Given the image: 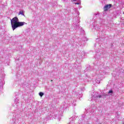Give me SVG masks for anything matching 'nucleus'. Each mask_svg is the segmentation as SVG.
<instances>
[{
	"instance_id": "1",
	"label": "nucleus",
	"mask_w": 124,
	"mask_h": 124,
	"mask_svg": "<svg viewBox=\"0 0 124 124\" xmlns=\"http://www.w3.org/2000/svg\"><path fill=\"white\" fill-rule=\"evenodd\" d=\"M11 24L13 31L16 30L17 28L22 27L24 25L27 24L26 22H19V19H18V17H15L11 20Z\"/></svg>"
},
{
	"instance_id": "2",
	"label": "nucleus",
	"mask_w": 124,
	"mask_h": 124,
	"mask_svg": "<svg viewBox=\"0 0 124 124\" xmlns=\"http://www.w3.org/2000/svg\"><path fill=\"white\" fill-rule=\"evenodd\" d=\"M92 26L93 27V29H94L95 30H99V29L100 28V26H99V25H98L97 24V22H96L93 23L92 24Z\"/></svg>"
},
{
	"instance_id": "3",
	"label": "nucleus",
	"mask_w": 124,
	"mask_h": 124,
	"mask_svg": "<svg viewBox=\"0 0 124 124\" xmlns=\"http://www.w3.org/2000/svg\"><path fill=\"white\" fill-rule=\"evenodd\" d=\"M112 6V5L111 4H107L104 7V11H107L108 9H109V8Z\"/></svg>"
},
{
	"instance_id": "4",
	"label": "nucleus",
	"mask_w": 124,
	"mask_h": 124,
	"mask_svg": "<svg viewBox=\"0 0 124 124\" xmlns=\"http://www.w3.org/2000/svg\"><path fill=\"white\" fill-rule=\"evenodd\" d=\"M92 97L93 98H97V97H98V93L96 92L93 93H92Z\"/></svg>"
},
{
	"instance_id": "5",
	"label": "nucleus",
	"mask_w": 124,
	"mask_h": 124,
	"mask_svg": "<svg viewBox=\"0 0 124 124\" xmlns=\"http://www.w3.org/2000/svg\"><path fill=\"white\" fill-rule=\"evenodd\" d=\"M18 15H22L23 16H25V15L24 14V11H20L18 13Z\"/></svg>"
},
{
	"instance_id": "6",
	"label": "nucleus",
	"mask_w": 124,
	"mask_h": 124,
	"mask_svg": "<svg viewBox=\"0 0 124 124\" xmlns=\"http://www.w3.org/2000/svg\"><path fill=\"white\" fill-rule=\"evenodd\" d=\"M39 94L40 96H41V97H42V96H43V95H44V93H43L42 92H40L39 93Z\"/></svg>"
},
{
	"instance_id": "7",
	"label": "nucleus",
	"mask_w": 124,
	"mask_h": 124,
	"mask_svg": "<svg viewBox=\"0 0 124 124\" xmlns=\"http://www.w3.org/2000/svg\"><path fill=\"white\" fill-rule=\"evenodd\" d=\"M81 58H83V57H84L85 55H86V54L85 53V52L84 51L81 52Z\"/></svg>"
},
{
	"instance_id": "8",
	"label": "nucleus",
	"mask_w": 124,
	"mask_h": 124,
	"mask_svg": "<svg viewBox=\"0 0 124 124\" xmlns=\"http://www.w3.org/2000/svg\"><path fill=\"white\" fill-rule=\"evenodd\" d=\"M74 3L75 4L79 5V4H81V2H74Z\"/></svg>"
},
{
	"instance_id": "9",
	"label": "nucleus",
	"mask_w": 124,
	"mask_h": 124,
	"mask_svg": "<svg viewBox=\"0 0 124 124\" xmlns=\"http://www.w3.org/2000/svg\"><path fill=\"white\" fill-rule=\"evenodd\" d=\"M108 93H113V90H110L109 91H108Z\"/></svg>"
},
{
	"instance_id": "10",
	"label": "nucleus",
	"mask_w": 124,
	"mask_h": 124,
	"mask_svg": "<svg viewBox=\"0 0 124 124\" xmlns=\"http://www.w3.org/2000/svg\"><path fill=\"white\" fill-rule=\"evenodd\" d=\"M69 124H75L74 123V121H70Z\"/></svg>"
},
{
	"instance_id": "11",
	"label": "nucleus",
	"mask_w": 124,
	"mask_h": 124,
	"mask_svg": "<svg viewBox=\"0 0 124 124\" xmlns=\"http://www.w3.org/2000/svg\"><path fill=\"white\" fill-rule=\"evenodd\" d=\"M96 82L97 84H99V83H100V80L96 79Z\"/></svg>"
},
{
	"instance_id": "12",
	"label": "nucleus",
	"mask_w": 124,
	"mask_h": 124,
	"mask_svg": "<svg viewBox=\"0 0 124 124\" xmlns=\"http://www.w3.org/2000/svg\"><path fill=\"white\" fill-rule=\"evenodd\" d=\"M74 11H75V12H77V9L74 8Z\"/></svg>"
},
{
	"instance_id": "13",
	"label": "nucleus",
	"mask_w": 124,
	"mask_h": 124,
	"mask_svg": "<svg viewBox=\"0 0 124 124\" xmlns=\"http://www.w3.org/2000/svg\"><path fill=\"white\" fill-rule=\"evenodd\" d=\"M62 111H63V108H62V110H61V112H60L61 114L62 113Z\"/></svg>"
},
{
	"instance_id": "14",
	"label": "nucleus",
	"mask_w": 124,
	"mask_h": 124,
	"mask_svg": "<svg viewBox=\"0 0 124 124\" xmlns=\"http://www.w3.org/2000/svg\"><path fill=\"white\" fill-rule=\"evenodd\" d=\"M70 121L73 120V117H71L70 119Z\"/></svg>"
},
{
	"instance_id": "15",
	"label": "nucleus",
	"mask_w": 124,
	"mask_h": 124,
	"mask_svg": "<svg viewBox=\"0 0 124 124\" xmlns=\"http://www.w3.org/2000/svg\"><path fill=\"white\" fill-rule=\"evenodd\" d=\"M71 1L73 2V1H76V0H71Z\"/></svg>"
},
{
	"instance_id": "16",
	"label": "nucleus",
	"mask_w": 124,
	"mask_h": 124,
	"mask_svg": "<svg viewBox=\"0 0 124 124\" xmlns=\"http://www.w3.org/2000/svg\"><path fill=\"white\" fill-rule=\"evenodd\" d=\"M101 96H102L101 95H99L98 96L99 98H100L101 97Z\"/></svg>"
},
{
	"instance_id": "17",
	"label": "nucleus",
	"mask_w": 124,
	"mask_h": 124,
	"mask_svg": "<svg viewBox=\"0 0 124 124\" xmlns=\"http://www.w3.org/2000/svg\"><path fill=\"white\" fill-rule=\"evenodd\" d=\"M81 90H82V91H84V90H85V88H83V89H81Z\"/></svg>"
},
{
	"instance_id": "18",
	"label": "nucleus",
	"mask_w": 124,
	"mask_h": 124,
	"mask_svg": "<svg viewBox=\"0 0 124 124\" xmlns=\"http://www.w3.org/2000/svg\"><path fill=\"white\" fill-rule=\"evenodd\" d=\"M58 115H56V116L55 117V118L57 117H58Z\"/></svg>"
},
{
	"instance_id": "19",
	"label": "nucleus",
	"mask_w": 124,
	"mask_h": 124,
	"mask_svg": "<svg viewBox=\"0 0 124 124\" xmlns=\"http://www.w3.org/2000/svg\"><path fill=\"white\" fill-rule=\"evenodd\" d=\"M78 25H77V27H78Z\"/></svg>"
}]
</instances>
